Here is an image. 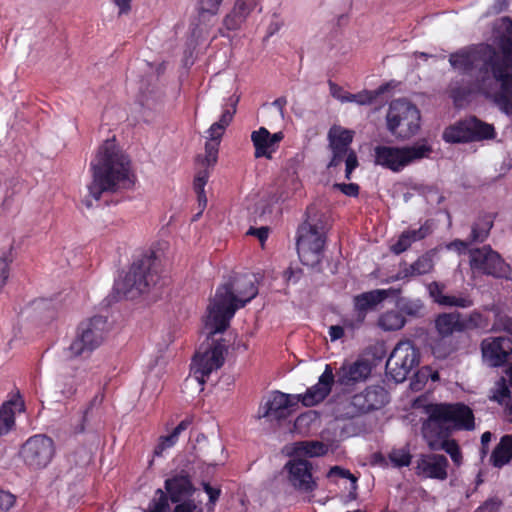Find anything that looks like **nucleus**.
<instances>
[{
  "label": "nucleus",
  "mask_w": 512,
  "mask_h": 512,
  "mask_svg": "<svg viewBox=\"0 0 512 512\" xmlns=\"http://www.w3.org/2000/svg\"><path fill=\"white\" fill-rule=\"evenodd\" d=\"M497 51L492 45L465 47L449 55L451 67L463 76L475 71L476 88L512 116V21L508 20Z\"/></svg>",
  "instance_id": "f257e3e1"
},
{
  "label": "nucleus",
  "mask_w": 512,
  "mask_h": 512,
  "mask_svg": "<svg viewBox=\"0 0 512 512\" xmlns=\"http://www.w3.org/2000/svg\"><path fill=\"white\" fill-rule=\"evenodd\" d=\"M91 182L87 185L88 197L83 199L87 208L92 199L99 201L103 194H113L134 184L129 157L120 149L116 140H106L90 163Z\"/></svg>",
  "instance_id": "f03ea898"
},
{
  "label": "nucleus",
  "mask_w": 512,
  "mask_h": 512,
  "mask_svg": "<svg viewBox=\"0 0 512 512\" xmlns=\"http://www.w3.org/2000/svg\"><path fill=\"white\" fill-rule=\"evenodd\" d=\"M258 295L254 275H236L217 287L208 305V322L211 334L223 333L230 325L236 311L245 307Z\"/></svg>",
  "instance_id": "7ed1b4c3"
},
{
  "label": "nucleus",
  "mask_w": 512,
  "mask_h": 512,
  "mask_svg": "<svg viewBox=\"0 0 512 512\" xmlns=\"http://www.w3.org/2000/svg\"><path fill=\"white\" fill-rule=\"evenodd\" d=\"M427 419L421 432L430 449L450 438L454 431H470L475 427L472 409L464 403H438L426 407Z\"/></svg>",
  "instance_id": "20e7f679"
},
{
  "label": "nucleus",
  "mask_w": 512,
  "mask_h": 512,
  "mask_svg": "<svg viewBox=\"0 0 512 512\" xmlns=\"http://www.w3.org/2000/svg\"><path fill=\"white\" fill-rule=\"evenodd\" d=\"M305 214V220L297 229L296 248L301 263L315 268L323 258L328 231L327 219L324 213L313 206H309Z\"/></svg>",
  "instance_id": "39448f33"
},
{
  "label": "nucleus",
  "mask_w": 512,
  "mask_h": 512,
  "mask_svg": "<svg viewBox=\"0 0 512 512\" xmlns=\"http://www.w3.org/2000/svg\"><path fill=\"white\" fill-rule=\"evenodd\" d=\"M433 149L426 141L411 146L378 145L374 148V162L392 172H401L414 161L428 158Z\"/></svg>",
  "instance_id": "423d86ee"
},
{
  "label": "nucleus",
  "mask_w": 512,
  "mask_h": 512,
  "mask_svg": "<svg viewBox=\"0 0 512 512\" xmlns=\"http://www.w3.org/2000/svg\"><path fill=\"white\" fill-rule=\"evenodd\" d=\"M421 115L416 105L406 99H396L390 103L386 114L387 130L399 140H408L420 129Z\"/></svg>",
  "instance_id": "0eeeda50"
},
{
  "label": "nucleus",
  "mask_w": 512,
  "mask_h": 512,
  "mask_svg": "<svg viewBox=\"0 0 512 512\" xmlns=\"http://www.w3.org/2000/svg\"><path fill=\"white\" fill-rule=\"evenodd\" d=\"M159 280L157 257L154 252L146 253L136 259L121 282L116 284L117 290L125 295L136 290L142 294Z\"/></svg>",
  "instance_id": "6e6552de"
},
{
  "label": "nucleus",
  "mask_w": 512,
  "mask_h": 512,
  "mask_svg": "<svg viewBox=\"0 0 512 512\" xmlns=\"http://www.w3.org/2000/svg\"><path fill=\"white\" fill-rule=\"evenodd\" d=\"M108 333V319L95 315L79 323L68 350L72 357L91 354L103 343Z\"/></svg>",
  "instance_id": "1a4fd4ad"
},
{
  "label": "nucleus",
  "mask_w": 512,
  "mask_h": 512,
  "mask_svg": "<svg viewBox=\"0 0 512 512\" xmlns=\"http://www.w3.org/2000/svg\"><path fill=\"white\" fill-rule=\"evenodd\" d=\"M56 454L54 440L46 434L30 436L20 447L18 455L30 471L45 469Z\"/></svg>",
  "instance_id": "9d476101"
},
{
  "label": "nucleus",
  "mask_w": 512,
  "mask_h": 512,
  "mask_svg": "<svg viewBox=\"0 0 512 512\" xmlns=\"http://www.w3.org/2000/svg\"><path fill=\"white\" fill-rule=\"evenodd\" d=\"M419 360L420 352L413 342L410 340L400 341L386 362V372L395 382L401 383L419 364Z\"/></svg>",
  "instance_id": "9b49d317"
},
{
  "label": "nucleus",
  "mask_w": 512,
  "mask_h": 512,
  "mask_svg": "<svg viewBox=\"0 0 512 512\" xmlns=\"http://www.w3.org/2000/svg\"><path fill=\"white\" fill-rule=\"evenodd\" d=\"M419 360L420 352L413 342L410 340L400 341L386 362V372L395 382L401 383L419 364Z\"/></svg>",
  "instance_id": "f8f14e48"
},
{
  "label": "nucleus",
  "mask_w": 512,
  "mask_h": 512,
  "mask_svg": "<svg viewBox=\"0 0 512 512\" xmlns=\"http://www.w3.org/2000/svg\"><path fill=\"white\" fill-rule=\"evenodd\" d=\"M472 270L497 279H510L511 267L490 245L469 250Z\"/></svg>",
  "instance_id": "ddd939ff"
},
{
  "label": "nucleus",
  "mask_w": 512,
  "mask_h": 512,
  "mask_svg": "<svg viewBox=\"0 0 512 512\" xmlns=\"http://www.w3.org/2000/svg\"><path fill=\"white\" fill-rule=\"evenodd\" d=\"M227 348L222 341H216L204 353H196L191 363V373L203 386L213 371L220 369L225 361Z\"/></svg>",
  "instance_id": "4468645a"
},
{
  "label": "nucleus",
  "mask_w": 512,
  "mask_h": 512,
  "mask_svg": "<svg viewBox=\"0 0 512 512\" xmlns=\"http://www.w3.org/2000/svg\"><path fill=\"white\" fill-rule=\"evenodd\" d=\"M389 392L381 385H370L359 393L351 397L349 407L352 409L348 412L349 417L367 414L376 410H380L389 403Z\"/></svg>",
  "instance_id": "2eb2a0df"
},
{
  "label": "nucleus",
  "mask_w": 512,
  "mask_h": 512,
  "mask_svg": "<svg viewBox=\"0 0 512 512\" xmlns=\"http://www.w3.org/2000/svg\"><path fill=\"white\" fill-rule=\"evenodd\" d=\"M237 102L238 100L233 101L230 108L224 109L220 119L213 123L207 131L209 140L205 144V156L203 159V164L206 167L213 166L217 162L220 141L225 129L233 120Z\"/></svg>",
  "instance_id": "dca6fc26"
},
{
  "label": "nucleus",
  "mask_w": 512,
  "mask_h": 512,
  "mask_svg": "<svg viewBox=\"0 0 512 512\" xmlns=\"http://www.w3.org/2000/svg\"><path fill=\"white\" fill-rule=\"evenodd\" d=\"M285 469L289 483L298 492L311 493L317 488L312 475L313 467L308 460L293 458L286 463Z\"/></svg>",
  "instance_id": "f3484780"
},
{
  "label": "nucleus",
  "mask_w": 512,
  "mask_h": 512,
  "mask_svg": "<svg viewBox=\"0 0 512 512\" xmlns=\"http://www.w3.org/2000/svg\"><path fill=\"white\" fill-rule=\"evenodd\" d=\"M449 461L445 455L420 454L416 460L415 474L424 479L444 481L448 477Z\"/></svg>",
  "instance_id": "a211bd4d"
},
{
  "label": "nucleus",
  "mask_w": 512,
  "mask_h": 512,
  "mask_svg": "<svg viewBox=\"0 0 512 512\" xmlns=\"http://www.w3.org/2000/svg\"><path fill=\"white\" fill-rule=\"evenodd\" d=\"M481 351L489 366L501 367L512 354V339L505 336L486 338L481 343Z\"/></svg>",
  "instance_id": "6ab92c4d"
},
{
  "label": "nucleus",
  "mask_w": 512,
  "mask_h": 512,
  "mask_svg": "<svg viewBox=\"0 0 512 512\" xmlns=\"http://www.w3.org/2000/svg\"><path fill=\"white\" fill-rule=\"evenodd\" d=\"M334 383L335 375L333 369L330 364H327L318 382L308 388L304 394L296 395V397H299V402H301L303 406L313 407L323 402L329 396Z\"/></svg>",
  "instance_id": "aec40b11"
},
{
  "label": "nucleus",
  "mask_w": 512,
  "mask_h": 512,
  "mask_svg": "<svg viewBox=\"0 0 512 512\" xmlns=\"http://www.w3.org/2000/svg\"><path fill=\"white\" fill-rule=\"evenodd\" d=\"M372 372L371 363L366 359L344 362L336 371V382L343 387H352L366 381Z\"/></svg>",
  "instance_id": "412c9836"
},
{
  "label": "nucleus",
  "mask_w": 512,
  "mask_h": 512,
  "mask_svg": "<svg viewBox=\"0 0 512 512\" xmlns=\"http://www.w3.org/2000/svg\"><path fill=\"white\" fill-rule=\"evenodd\" d=\"M284 139V133L282 131L276 133H270L266 127H260L258 130H254L251 133V141L255 148V158H266L271 160L273 153H275L279 147V143Z\"/></svg>",
  "instance_id": "4be33fe9"
},
{
  "label": "nucleus",
  "mask_w": 512,
  "mask_h": 512,
  "mask_svg": "<svg viewBox=\"0 0 512 512\" xmlns=\"http://www.w3.org/2000/svg\"><path fill=\"white\" fill-rule=\"evenodd\" d=\"M164 488L172 503L186 501L195 493L191 476L184 470L167 478L164 482Z\"/></svg>",
  "instance_id": "5701e85b"
},
{
  "label": "nucleus",
  "mask_w": 512,
  "mask_h": 512,
  "mask_svg": "<svg viewBox=\"0 0 512 512\" xmlns=\"http://www.w3.org/2000/svg\"><path fill=\"white\" fill-rule=\"evenodd\" d=\"M400 289H374L368 292H363L354 297V308L358 316L362 319L365 318L368 311L376 309V307L389 297L397 296Z\"/></svg>",
  "instance_id": "b1692460"
},
{
  "label": "nucleus",
  "mask_w": 512,
  "mask_h": 512,
  "mask_svg": "<svg viewBox=\"0 0 512 512\" xmlns=\"http://www.w3.org/2000/svg\"><path fill=\"white\" fill-rule=\"evenodd\" d=\"M298 403L299 397L296 395L276 391L266 402L262 416L276 420L285 419L290 414L291 408L297 406Z\"/></svg>",
  "instance_id": "393cba45"
},
{
  "label": "nucleus",
  "mask_w": 512,
  "mask_h": 512,
  "mask_svg": "<svg viewBox=\"0 0 512 512\" xmlns=\"http://www.w3.org/2000/svg\"><path fill=\"white\" fill-rule=\"evenodd\" d=\"M261 0H237L232 11L223 20L227 30H238Z\"/></svg>",
  "instance_id": "a878e982"
},
{
  "label": "nucleus",
  "mask_w": 512,
  "mask_h": 512,
  "mask_svg": "<svg viewBox=\"0 0 512 512\" xmlns=\"http://www.w3.org/2000/svg\"><path fill=\"white\" fill-rule=\"evenodd\" d=\"M434 268V262L431 255L425 253L419 256L416 261L412 264H404L403 268H400L395 275V280H406L409 281L413 277L426 275L432 272Z\"/></svg>",
  "instance_id": "bb28decb"
},
{
  "label": "nucleus",
  "mask_w": 512,
  "mask_h": 512,
  "mask_svg": "<svg viewBox=\"0 0 512 512\" xmlns=\"http://www.w3.org/2000/svg\"><path fill=\"white\" fill-rule=\"evenodd\" d=\"M24 410V402L20 396L10 399L0 406V437L11 432L16 425L15 414Z\"/></svg>",
  "instance_id": "cd10ccee"
},
{
  "label": "nucleus",
  "mask_w": 512,
  "mask_h": 512,
  "mask_svg": "<svg viewBox=\"0 0 512 512\" xmlns=\"http://www.w3.org/2000/svg\"><path fill=\"white\" fill-rule=\"evenodd\" d=\"M497 213L481 212L471 225L470 242L484 243L494 226Z\"/></svg>",
  "instance_id": "c85d7f7f"
},
{
  "label": "nucleus",
  "mask_w": 512,
  "mask_h": 512,
  "mask_svg": "<svg viewBox=\"0 0 512 512\" xmlns=\"http://www.w3.org/2000/svg\"><path fill=\"white\" fill-rule=\"evenodd\" d=\"M448 92L456 107H461L473 93H481L476 88V78L473 81H465L464 79L453 80L449 85Z\"/></svg>",
  "instance_id": "c756f323"
},
{
  "label": "nucleus",
  "mask_w": 512,
  "mask_h": 512,
  "mask_svg": "<svg viewBox=\"0 0 512 512\" xmlns=\"http://www.w3.org/2000/svg\"><path fill=\"white\" fill-rule=\"evenodd\" d=\"M470 142L492 140L496 137V131L492 124L486 123L475 116L467 118Z\"/></svg>",
  "instance_id": "7c9ffc66"
},
{
  "label": "nucleus",
  "mask_w": 512,
  "mask_h": 512,
  "mask_svg": "<svg viewBox=\"0 0 512 512\" xmlns=\"http://www.w3.org/2000/svg\"><path fill=\"white\" fill-rule=\"evenodd\" d=\"M192 424V418L183 419L168 435L160 436L158 439V443L156 444L153 454L154 456L160 457L163 455L164 451L172 448L179 439L180 434L187 430L189 426Z\"/></svg>",
  "instance_id": "2f4dec72"
},
{
  "label": "nucleus",
  "mask_w": 512,
  "mask_h": 512,
  "mask_svg": "<svg viewBox=\"0 0 512 512\" xmlns=\"http://www.w3.org/2000/svg\"><path fill=\"white\" fill-rule=\"evenodd\" d=\"M435 328L438 334L443 338L451 336L454 332H462L460 313L450 312L439 314L435 319Z\"/></svg>",
  "instance_id": "473e14b6"
},
{
  "label": "nucleus",
  "mask_w": 512,
  "mask_h": 512,
  "mask_svg": "<svg viewBox=\"0 0 512 512\" xmlns=\"http://www.w3.org/2000/svg\"><path fill=\"white\" fill-rule=\"evenodd\" d=\"M512 460V435H504L494 448L490 462L494 467L501 468Z\"/></svg>",
  "instance_id": "72a5a7b5"
},
{
  "label": "nucleus",
  "mask_w": 512,
  "mask_h": 512,
  "mask_svg": "<svg viewBox=\"0 0 512 512\" xmlns=\"http://www.w3.org/2000/svg\"><path fill=\"white\" fill-rule=\"evenodd\" d=\"M442 138L446 143H470L467 118L445 128Z\"/></svg>",
  "instance_id": "f704fd0d"
},
{
  "label": "nucleus",
  "mask_w": 512,
  "mask_h": 512,
  "mask_svg": "<svg viewBox=\"0 0 512 512\" xmlns=\"http://www.w3.org/2000/svg\"><path fill=\"white\" fill-rule=\"evenodd\" d=\"M354 133L351 130L333 126L328 132L329 147L350 149Z\"/></svg>",
  "instance_id": "c9c22d12"
},
{
  "label": "nucleus",
  "mask_w": 512,
  "mask_h": 512,
  "mask_svg": "<svg viewBox=\"0 0 512 512\" xmlns=\"http://www.w3.org/2000/svg\"><path fill=\"white\" fill-rule=\"evenodd\" d=\"M405 317L399 310H389L382 313L378 318V326L384 331H396L404 327Z\"/></svg>",
  "instance_id": "e433bc0d"
},
{
  "label": "nucleus",
  "mask_w": 512,
  "mask_h": 512,
  "mask_svg": "<svg viewBox=\"0 0 512 512\" xmlns=\"http://www.w3.org/2000/svg\"><path fill=\"white\" fill-rule=\"evenodd\" d=\"M389 88V84H382L376 90H363L356 94L349 93L345 98L346 102H354L359 105H370L378 96L385 93Z\"/></svg>",
  "instance_id": "4c0bfd02"
},
{
  "label": "nucleus",
  "mask_w": 512,
  "mask_h": 512,
  "mask_svg": "<svg viewBox=\"0 0 512 512\" xmlns=\"http://www.w3.org/2000/svg\"><path fill=\"white\" fill-rule=\"evenodd\" d=\"M397 307L403 316L421 317L424 312V304L420 299L401 298L397 301Z\"/></svg>",
  "instance_id": "58836bf2"
},
{
  "label": "nucleus",
  "mask_w": 512,
  "mask_h": 512,
  "mask_svg": "<svg viewBox=\"0 0 512 512\" xmlns=\"http://www.w3.org/2000/svg\"><path fill=\"white\" fill-rule=\"evenodd\" d=\"M169 500L170 498L167 493L161 488H158L144 512H169Z\"/></svg>",
  "instance_id": "ea45409f"
},
{
  "label": "nucleus",
  "mask_w": 512,
  "mask_h": 512,
  "mask_svg": "<svg viewBox=\"0 0 512 512\" xmlns=\"http://www.w3.org/2000/svg\"><path fill=\"white\" fill-rule=\"evenodd\" d=\"M431 450H444L447 454L450 455L455 465L459 466L462 463V453L457 441L454 439L448 438L445 441L438 444L437 446H435L434 448H432Z\"/></svg>",
  "instance_id": "a19ab883"
},
{
  "label": "nucleus",
  "mask_w": 512,
  "mask_h": 512,
  "mask_svg": "<svg viewBox=\"0 0 512 512\" xmlns=\"http://www.w3.org/2000/svg\"><path fill=\"white\" fill-rule=\"evenodd\" d=\"M296 451L299 454L308 455L310 457L323 456L327 452V447L319 441H304L298 443Z\"/></svg>",
  "instance_id": "79ce46f5"
},
{
  "label": "nucleus",
  "mask_w": 512,
  "mask_h": 512,
  "mask_svg": "<svg viewBox=\"0 0 512 512\" xmlns=\"http://www.w3.org/2000/svg\"><path fill=\"white\" fill-rule=\"evenodd\" d=\"M103 400V396L99 398L98 395H96L88 404V406L85 408V410L82 412V414L79 416L77 423L72 424V433L82 434L86 430V423H87V417L89 412L92 410V408L98 403L100 404Z\"/></svg>",
  "instance_id": "37998d69"
},
{
  "label": "nucleus",
  "mask_w": 512,
  "mask_h": 512,
  "mask_svg": "<svg viewBox=\"0 0 512 512\" xmlns=\"http://www.w3.org/2000/svg\"><path fill=\"white\" fill-rule=\"evenodd\" d=\"M388 458L394 467L401 468L407 467L411 464L412 455L406 448L393 449L389 454Z\"/></svg>",
  "instance_id": "c03bdc74"
},
{
  "label": "nucleus",
  "mask_w": 512,
  "mask_h": 512,
  "mask_svg": "<svg viewBox=\"0 0 512 512\" xmlns=\"http://www.w3.org/2000/svg\"><path fill=\"white\" fill-rule=\"evenodd\" d=\"M12 249L13 247L10 246V248L0 256V291L9 278L10 265L13 262Z\"/></svg>",
  "instance_id": "a18cd8bd"
},
{
  "label": "nucleus",
  "mask_w": 512,
  "mask_h": 512,
  "mask_svg": "<svg viewBox=\"0 0 512 512\" xmlns=\"http://www.w3.org/2000/svg\"><path fill=\"white\" fill-rule=\"evenodd\" d=\"M482 320H483L482 314L477 311H473L472 313H470L469 315H467L465 317H463L460 314L461 331L463 332L466 330H472V329L479 328L482 324Z\"/></svg>",
  "instance_id": "49530a36"
},
{
  "label": "nucleus",
  "mask_w": 512,
  "mask_h": 512,
  "mask_svg": "<svg viewBox=\"0 0 512 512\" xmlns=\"http://www.w3.org/2000/svg\"><path fill=\"white\" fill-rule=\"evenodd\" d=\"M405 232L414 243L429 236L432 233V227L430 221L426 220L418 229H408Z\"/></svg>",
  "instance_id": "de8ad7c7"
},
{
  "label": "nucleus",
  "mask_w": 512,
  "mask_h": 512,
  "mask_svg": "<svg viewBox=\"0 0 512 512\" xmlns=\"http://www.w3.org/2000/svg\"><path fill=\"white\" fill-rule=\"evenodd\" d=\"M442 305L449 307L468 308L473 305V300L469 296L447 295V297L442 298Z\"/></svg>",
  "instance_id": "09e8293b"
},
{
  "label": "nucleus",
  "mask_w": 512,
  "mask_h": 512,
  "mask_svg": "<svg viewBox=\"0 0 512 512\" xmlns=\"http://www.w3.org/2000/svg\"><path fill=\"white\" fill-rule=\"evenodd\" d=\"M412 244H413V242L411 241V238H409V236L406 234V232L403 231L399 235L397 241L391 245L390 250L395 255H400L403 252L407 251L411 247Z\"/></svg>",
  "instance_id": "8fccbe9b"
},
{
  "label": "nucleus",
  "mask_w": 512,
  "mask_h": 512,
  "mask_svg": "<svg viewBox=\"0 0 512 512\" xmlns=\"http://www.w3.org/2000/svg\"><path fill=\"white\" fill-rule=\"evenodd\" d=\"M332 152V157L327 165L328 168H336L343 161L346 160L347 155L351 149L345 150L339 147H329Z\"/></svg>",
  "instance_id": "3c124183"
},
{
  "label": "nucleus",
  "mask_w": 512,
  "mask_h": 512,
  "mask_svg": "<svg viewBox=\"0 0 512 512\" xmlns=\"http://www.w3.org/2000/svg\"><path fill=\"white\" fill-rule=\"evenodd\" d=\"M223 0H199V13L217 14Z\"/></svg>",
  "instance_id": "603ef678"
},
{
  "label": "nucleus",
  "mask_w": 512,
  "mask_h": 512,
  "mask_svg": "<svg viewBox=\"0 0 512 512\" xmlns=\"http://www.w3.org/2000/svg\"><path fill=\"white\" fill-rule=\"evenodd\" d=\"M330 476H337L340 478H345L351 481L352 489L357 488V480L358 478L350 472L348 469L341 468L339 466H334L329 471Z\"/></svg>",
  "instance_id": "864d4df0"
},
{
  "label": "nucleus",
  "mask_w": 512,
  "mask_h": 512,
  "mask_svg": "<svg viewBox=\"0 0 512 512\" xmlns=\"http://www.w3.org/2000/svg\"><path fill=\"white\" fill-rule=\"evenodd\" d=\"M502 501L497 497L488 498L474 512H498Z\"/></svg>",
  "instance_id": "5fc2aeb1"
},
{
  "label": "nucleus",
  "mask_w": 512,
  "mask_h": 512,
  "mask_svg": "<svg viewBox=\"0 0 512 512\" xmlns=\"http://www.w3.org/2000/svg\"><path fill=\"white\" fill-rule=\"evenodd\" d=\"M209 179V172L207 167L205 169L199 170L194 178L193 188L195 193L205 191V185L207 184Z\"/></svg>",
  "instance_id": "6e6d98bb"
},
{
  "label": "nucleus",
  "mask_w": 512,
  "mask_h": 512,
  "mask_svg": "<svg viewBox=\"0 0 512 512\" xmlns=\"http://www.w3.org/2000/svg\"><path fill=\"white\" fill-rule=\"evenodd\" d=\"M359 162L354 150H350L345 160V178L351 179L352 172L358 167Z\"/></svg>",
  "instance_id": "4d7b16f0"
},
{
  "label": "nucleus",
  "mask_w": 512,
  "mask_h": 512,
  "mask_svg": "<svg viewBox=\"0 0 512 512\" xmlns=\"http://www.w3.org/2000/svg\"><path fill=\"white\" fill-rule=\"evenodd\" d=\"M428 290L433 300L439 305H442V298L447 297V295L443 294L444 285L433 281L428 285Z\"/></svg>",
  "instance_id": "13d9d810"
},
{
  "label": "nucleus",
  "mask_w": 512,
  "mask_h": 512,
  "mask_svg": "<svg viewBox=\"0 0 512 512\" xmlns=\"http://www.w3.org/2000/svg\"><path fill=\"white\" fill-rule=\"evenodd\" d=\"M334 188L341 191L344 195L349 197H357L359 195L360 187L356 183H335Z\"/></svg>",
  "instance_id": "bf43d9fd"
},
{
  "label": "nucleus",
  "mask_w": 512,
  "mask_h": 512,
  "mask_svg": "<svg viewBox=\"0 0 512 512\" xmlns=\"http://www.w3.org/2000/svg\"><path fill=\"white\" fill-rule=\"evenodd\" d=\"M330 94L333 98L345 103L346 97L349 95L350 92L345 91L341 86H339L337 83L333 82L332 80L328 81Z\"/></svg>",
  "instance_id": "052dcab7"
},
{
  "label": "nucleus",
  "mask_w": 512,
  "mask_h": 512,
  "mask_svg": "<svg viewBox=\"0 0 512 512\" xmlns=\"http://www.w3.org/2000/svg\"><path fill=\"white\" fill-rule=\"evenodd\" d=\"M203 490L209 497V505H211L210 509H213L214 505L218 501L220 495H221V489L212 487L209 483L203 482L202 484Z\"/></svg>",
  "instance_id": "680f3d73"
},
{
  "label": "nucleus",
  "mask_w": 512,
  "mask_h": 512,
  "mask_svg": "<svg viewBox=\"0 0 512 512\" xmlns=\"http://www.w3.org/2000/svg\"><path fill=\"white\" fill-rule=\"evenodd\" d=\"M16 503V497L10 492H0V507L4 510L11 509Z\"/></svg>",
  "instance_id": "e2e57ef3"
},
{
  "label": "nucleus",
  "mask_w": 512,
  "mask_h": 512,
  "mask_svg": "<svg viewBox=\"0 0 512 512\" xmlns=\"http://www.w3.org/2000/svg\"><path fill=\"white\" fill-rule=\"evenodd\" d=\"M247 234L257 237L259 241L263 244L268 238L269 228L266 226H262L259 228L250 227Z\"/></svg>",
  "instance_id": "0e129e2a"
},
{
  "label": "nucleus",
  "mask_w": 512,
  "mask_h": 512,
  "mask_svg": "<svg viewBox=\"0 0 512 512\" xmlns=\"http://www.w3.org/2000/svg\"><path fill=\"white\" fill-rule=\"evenodd\" d=\"M494 398L498 402H502L505 399L511 398V391L509 387L506 385L505 380L502 378L501 382L499 383V387L497 389V395L494 396Z\"/></svg>",
  "instance_id": "69168bd1"
},
{
  "label": "nucleus",
  "mask_w": 512,
  "mask_h": 512,
  "mask_svg": "<svg viewBox=\"0 0 512 512\" xmlns=\"http://www.w3.org/2000/svg\"><path fill=\"white\" fill-rule=\"evenodd\" d=\"M302 276V270L301 269H293L292 267H289L285 273L284 277L288 283H297Z\"/></svg>",
  "instance_id": "338daca9"
},
{
  "label": "nucleus",
  "mask_w": 512,
  "mask_h": 512,
  "mask_svg": "<svg viewBox=\"0 0 512 512\" xmlns=\"http://www.w3.org/2000/svg\"><path fill=\"white\" fill-rule=\"evenodd\" d=\"M173 512H193L196 509V504L193 500H186L176 503Z\"/></svg>",
  "instance_id": "774afa93"
}]
</instances>
